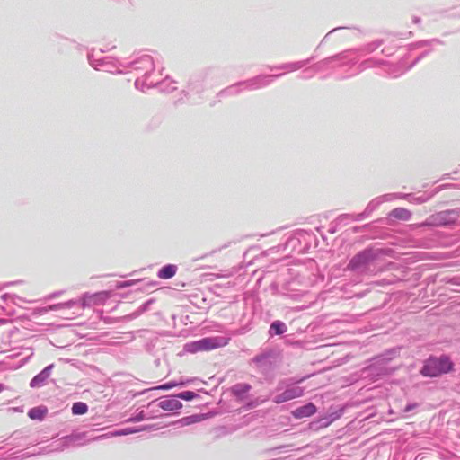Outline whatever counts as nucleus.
<instances>
[{
    "instance_id": "obj_1",
    "label": "nucleus",
    "mask_w": 460,
    "mask_h": 460,
    "mask_svg": "<svg viewBox=\"0 0 460 460\" xmlns=\"http://www.w3.org/2000/svg\"><path fill=\"white\" fill-rule=\"evenodd\" d=\"M230 338L216 336L206 337L199 341L188 342L184 345V350L195 354L199 351H209L217 348L225 347L229 343Z\"/></svg>"
},
{
    "instance_id": "obj_2",
    "label": "nucleus",
    "mask_w": 460,
    "mask_h": 460,
    "mask_svg": "<svg viewBox=\"0 0 460 460\" xmlns=\"http://www.w3.org/2000/svg\"><path fill=\"white\" fill-rule=\"evenodd\" d=\"M452 367L453 364L448 358H429L426 362L420 373L424 376L435 377L442 374L448 373L449 371H451Z\"/></svg>"
},
{
    "instance_id": "obj_3",
    "label": "nucleus",
    "mask_w": 460,
    "mask_h": 460,
    "mask_svg": "<svg viewBox=\"0 0 460 460\" xmlns=\"http://www.w3.org/2000/svg\"><path fill=\"white\" fill-rule=\"evenodd\" d=\"M304 394V389L299 386H292L287 388L283 393L278 394L274 398V402L282 403L295 398L301 397Z\"/></svg>"
},
{
    "instance_id": "obj_4",
    "label": "nucleus",
    "mask_w": 460,
    "mask_h": 460,
    "mask_svg": "<svg viewBox=\"0 0 460 460\" xmlns=\"http://www.w3.org/2000/svg\"><path fill=\"white\" fill-rule=\"evenodd\" d=\"M315 412H316V406L314 403L309 402V403H307L304 406H301V407L296 409L295 411H293L292 415L296 419H302V418L310 417V416L314 415Z\"/></svg>"
},
{
    "instance_id": "obj_5",
    "label": "nucleus",
    "mask_w": 460,
    "mask_h": 460,
    "mask_svg": "<svg viewBox=\"0 0 460 460\" xmlns=\"http://www.w3.org/2000/svg\"><path fill=\"white\" fill-rule=\"evenodd\" d=\"M158 405L164 411H177L182 407V403L176 396L164 398L159 402Z\"/></svg>"
},
{
    "instance_id": "obj_6",
    "label": "nucleus",
    "mask_w": 460,
    "mask_h": 460,
    "mask_svg": "<svg viewBox=\"0 0 460 460\" xmlns=\"http://www.w3.org/2000/svg\"><path fill=\"white\" fill-rule=\"evenodd\" d=\"M52 368V365L46 367L40 374L34 376L30 385L31 387H40L44 385L45 381L49 378L50 375V369Z\"/></svg>"
},
{
    "instance_id": "obj_7",
    "label": "nucleus",
    "mask_w": 460,
    "mask_h": 460,
    "mask_svg": "<svg viewBox=\"0 0 460 460\" xmlns=\"http://www.w3.org/2000/svg\"><path fill=\"white\" fill-rule=\"evenodd\" d=\"M368 259V255L366 252H360L357 254L355 257L351 259L349 261L348 268L351 270H356L359 268L361 265L365 264Z\"/></svg>"
},
{
    "instance_id": "obj_8",
    "label": "nucleus",
    "mask_w": 460,
    "mask_h": 460,
    "mask_svg": "<svg viewBox=\"0 0 460 460\" xmlns=\"http://www.w3.org/2000/svg\"><path fill=\"white\" fill-rule=\"evenodd\" d=\"M48 409L45 406H39L31 408L28 411V416L31 420H42L44 417L47 415Z\"/></svg>"
},
{
    "instance_id": "obj_9",
    "label": "nucleus",
    "mask_w": 460,
    "mask_h": 460,
    "mask_svg": "<svg viewBox=\"0 0 460 460\" xmlns=\"http://www.w3.org/2000/svg\"><path fill=\"white\" fill-rule=\"evenodd\" d=\"M176 271H177V267L175 265L168 264V265L164 266L159 270L157 276L160 279H166L172 278L176 274Z\"/></svg>"
},
{
    "instance_id": "obj_10",
    "label": "nucleus",
    "mask_w": 460,
    "mask_h": 460,
    "mask_svg": "<svg viewBox=\"0 0 460 460\" xmlns=\"http://www.w3.org/2000/svg\"><path fill=\"white\" fill-rule=\"evenodd\" d=\"M390 216L401 220H409L411 218V212L403 208H397L391 211Z\"/></svg>"
},
{
    "instance_id": "obj_11",
    "label": "nucleus",
    "mask_w": 460,
    "mask_h": 460,
    "mask_svg": "<svg viewBox=\"0 0 460 460\" xmlns=\"http://www.w3.org/2000/svg\"><path fill=\"white\" fill-rule=\"evenodd\" d=\"M251 385L248 384H236L232 387V392L239 397L243 396L245 394H247L251 390Z\"/></svg>"
},
{
    "instance_id": "obj_12",
    "label": "nucleus",
    "mask_w": 460,
    "mask_h": 460,
    "mask_svg": "<svg viewBox=\"0 0 460 460\" xmlns=\"http://www.w3.org/2000/svg\"><path fill=\"white\" fill-rule=\"evenodd\" d=\"M88 411V406L83 402H75L72 406V413L75 415L85 414Z\"/></svg>"
},
{
    "instance_id": "obj_13",
    "label": "nucleus",
    "mask_w": 460,
    "mask_h": 460,
    "mask_svg": "<svg viewBox=\"0 0 460 460\" xmlns=\"http://www.w3.org/2000/svg\"><path fill=\"white\" fill-rule=\"evenodd\" d=\"M270 330L274 331L275 334L279 335L287 331V326L280 321H275L271 323Z\"/></svg>"
},
{
    "instance_id": "obj_14",
    "label": "nucleus",
    "mask_w": 460,
    "mask_h": 460,
    "mask_svg": "<svg viewBox=\"0 0 460 460\" xmlns=\"http://www.w3.org/2000/svg\"><path fill=\"white\" fill-rule=\"evenodd\" d=\"M198 396V394L192 391H184L176 395L178 399H182L185 401H191L195 399Z\"/></svg>"
},
{
    "instance_id": "obj_15",
    "label": "nucleus",
    "mask_w": 460,
    "mask_h": 460,
    "mask_svg": "<svg viewBox=\"0 0 460 460\" xmlns=\"http://www.w3.org/2000/svg\"><path fill=\"white\" fill-rule=\"evenodd\" d=\"M99 296H104L103 294H95L93 296H90L88 297H84L83 300L84 305L90 304L92 301L95 300Z\"/></svg>"
},
{
    "instance_id": "obj_16",
    "label": "nucleus",
    "mask_w": 460,
    "mask_h": 460,
    "mask_svg": "<svg viewBox=\"0 0 460 460\" xmlns=\"http://www.w3.org/2000/svg\"><path fill=\"white\" fill-rule=\"evenodd\" d=\"M188 383H189V381H181L180 383H175V382L171 381V382H168L167 385H170V389H171V388L176 387L178 385H184Z\"/></svg>"
},
{
    "instance_id": "obj_17",
    "label": "nucleus",
    "mask_w": 460,
    "mask_h": 460,
    "mask_svg": "<svg viewBox=\"0 0 460 460\" xmlns=\"http://www.w3.org/2000/svg\"><path fill=\"white\" fill-rule=\"evenodd\" d=\"M155 389L169 390L170 389V385H168L167 383H165L164 385H161L157 386Z\"/></svg>"
},
{
    "instance_id": "obj_18",
    "label": "nucleus",
    "mask_w": 460,
    "mask_h": 460,
    "mask_svg": "<svg viewBox=\"0 0 460 460\" xmlns=\"http://www.w3.org/2000/svg\"><path fill=\"white\" fill-rule=\"evenodd\" d=\"M415 407H416V404H409L405 407L404 411L407 412V411L413 410Z\"/></svg>"
},
{
    "instance_id": "obj_19",
    "label": "nucleus",
    "mask_w": 460,
    "mask_h": 460,
    "mask_svg": "<svg viewBox=\"0 0 460 460\" xmlns=\"http://www.w3.org/2000/svg\"><path fill=\"white\" fill-rule=\"evenodd\" d=\"M4 390V385L0 384V393Z\"/></svg>"
}]
</instances>
